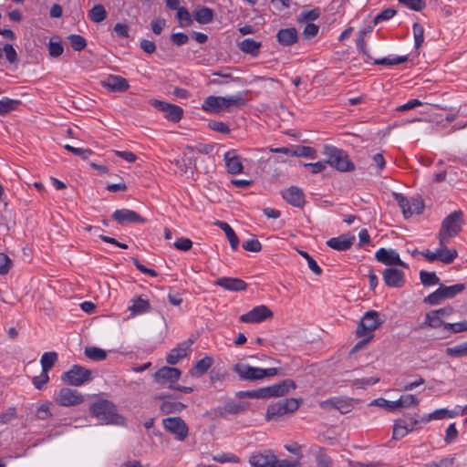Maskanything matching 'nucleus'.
Returning <instances> with one entry per match:
<instances>
[{
	"mask_svg": "<svg viewBox=\"0 0 467 467\" xmlns=\"http://www.w3.org/2000/svg\"><path fill=\"white\" fill-rule=\"evenodd\" d=\"M90 414L99 420L101 424L126 426L125 418L118 413L116 405L107 400L93 402L89 408Z\"/></svg>",
	"mask_w": 467,
	"mask_h": 467,
	"instance_id": "1",
	"label": "nucleus"
},
{
	"mask_svg": "<svg viewBox=\"0 0 467 467\" xmlns=\"http://www.w3.org/2000/svg\"><path fill=\"white\" fill-rule=\"evenodd\" d=\"M244 104V99L240 93L226 97L209 96L203 100L202 109L209 113L219 114L229 110L232 107H239Z\"/></svg>",
	"mask_w": 467,
	"mask_h": 467,
	"instance_id": "2",
	"label": "nucleus"
},
{
	"mask_svg": "<svg viewBox=\"0 0 467 467\" xmlns=\"http://www.w3.org/2000/svg\"><path fill=\"white\" fill-rule=\"evenodd\" d=\"M462 212L458 210L454 211L446 216L439 231L438 238L441 243L448 241L450 238L455 237L462 230L463 224Z\"/></svg>",
	"mask_w": 467,
	"mask_h": 467,
	"instance_id": "3",
	"label": "nucleus"
},
{
	"mask_svg": "<svg viewBox=\"0 0 467 467\" xmlns=\"http://www.w3.org/2000/svg\"><path fill=\"white\" fill-rule=\"evenodd\" d=\"M324 153L327 157V163L336 170L342 172L355 170V164L349 160L345 150L334 146H326Z\"/></svg>",
	"mask_w": 467,
	"mask_h": 467,
	"instance_id": "4",
	"label": "nucleus"
},
{
	"mask_svg": "<svg viewBox=\"0 0 467 467\" xmlns=\"http://www.w3.org/2000/svg\"><path fill=\"white\" fill-rule=\"evenodd\" d=\"M234 371L244 380L262 379L265 377H272L277 374L276 368H261L252 367L248 364L238 363L234 365Z\"/></svg>",
	"mask_w": 467,
	"mask_h": 467,
	"instance_id": "5",
	"label": "nucleus"
},
{
	"mask_svg": "<svg viewBox=\"0 0 467 467\" xmlns=\"http://www.w3.org/2000/svg\"><path fill=\"white\" fill-rule=\"evenodd\" d=\"M395 201L398 202L401 209L402 214L405 219H409L412 215L420 214L423 213L425 205L423 200L417 197H407L402 193H395Z\"/></svg>",
	"mask_w": 467,
	"mask_h": 467,
	"instance_id": "6",
	"label": "nucleus"
},
{
	"mask_svg": "<svg viewBox=\"0 0 467 467\" xmlns=\"http://www.w3.org/2000/svg\"><path fill=\"white\" fill-rule=\"evenodd\" d=\"M465 289L464 284H455L452 285H441L440 287L434 292L431 293L424 298V303L436 306L443 300L451 299L461 294Z\"/></svg>",
	"mask_w": 467,
	"mask_h": 467,
	"instance_id": "7",
	"label": "nucleus"
},
{
	"mask_svg": "<svg viewBox=\"0 0 467 467\" xmlns=\"http://www.w3.org/2000/svg\"><path fill=\"white\" fill-rule=\"evenodd\" d=\"M61 379L68 385L79 387L91 379V372L84 367L74 365L61 375Z\"/></svg>",
	"mask_w": 467,
	"mask_h": 467,
	"instance_id": "8",
	"label": "nucleus"
},
{
	"mask_svg": "<svg viewBox=\"0 0 467 467\" xmlns=\"http://www.w3.org/2000/svg\"><path fill=\"white\" fill-rule=\"evenodd\" d=\"M181 375L182 371L179 368L164 366L154 373L153 378L158 384L168 385L171 389L177 383Z\"/></svg>",
	"mask_w": 467,
	"mask_h": 467,
	"instance_id": "9",
	"label": "nucleus"
},
{
	"mask_svg": "<svg viewBox=\"0 0 467 467\" xmlns=\"http://www.w3.org/2000/svg\"><path fill=\"white\" fill-rule=\"evenodd\" d=\"M150 104L158 110L164 113V118L169 121L177 123L179 122L183 115V109L175 105L165 101L154 99Z\"/></svg>",
	"mask_w": 467,
	"mask_h": 467,
	"instance_id": "10",
	"label": "nucleus"
},
{
	"mask_svg": "<svg viewBox=\"0 0 467 467\" xmlns=\"http://www.w3.org/2000/svg\"><path fill=\"white\" fill-rule=\"evenodd\" d=\"M248 462L251 467H275L276 455L269 449L256 451L249 456Z\"/></svg>",
	"mask_w": 467,
	"mask_h": 467,
	"instance_id": "11",
	"label": "nucleus"
},
{
	"mask_svg": "<svg viewBox=\"0 0 467 467\" xmlns=\"http://www.w3.org/2000/svg\"><path fill=\"white\" fill-rule=\"evenodd\" d=\"M56 402L62 407L76 406L83 402L82 394L69 388H62L56 395Z\"/></svg>",
	"mask_w": 467,
	"mask_h": 467,
	"instance_id": "12",
	"label": "nucleus"
},
{
	"mask_svg": "<svg viewBox=\"0 0 467 467\" xmlns=\"http://www.w3.org/2000/svg\"><path fill=\"white\" fill-rule=\"evenodd\" d=\"M165 430L174 434L178 441H184L188 436V426L180 417H171L163 420Z\"/></svg>",
	"mask_w": 467,
	"mask_h": 467,
	"instance_id": "13",
	"label": "nucleus"
},
{
	"mask_svg": "<svg viewBox=\"0 0 467 467\" xmlns=\"http://www.w3.org/2000/svg\"><path fill=\"white\" fill-rule=\"evenodd\" d=\"M380 325L379 314L375 310L366 312L357 329L358 336H366L374 331Z\"/></svg>",
	"mask_w": 467,
	"mask_h": 467,
	"instance_id": "14",
	"label": "nucleus"
},
{
	"mask_svg": "<svg viewBox=\"0 0 467 467\" xmlns=\"http://www.w3.org/2000/svg\"><path fill=\"white\" fill-rule=\"evenodd\" d=\"M272 317L273 312L269 309V307L265 305H260L254 306L249 312L242 315L239 319L244 323H261Z\"/></svg>",
	"mask_w": 467,
	"mask_h": 467,
	"instance_id": "15",
	"label": "nucleus"
},
{
	"mask_svg": "<svg viewBox=\"0 0 467 467\" xmlns=\"http://www.w3.org/2000/svg\"><path fill=\"white\" fill-rule=\"evenodd\" d=\"M375 258L386 265H400L409 268L408 264L400 259L399 253L394 249L379 248L375 253Z\"/></svg>",
	"mask_w": 467,
	"mask_h": 467,
	"instance_id": "16",
	"label": "nucleus"
},
{
	"mask_svg": "<svg viewBox=\"0 0 467 467\" xmlns=\"http://www.w3.org/2000/svg\"><path fill=\"white\" fill-rule=\"evenodd\" d=\"M101 86L110 92H125L130 88L128 79L119 75H109L100 81Z\"/></svg>",
	"mask_w": 467,
	"mask_h": 467,
	"instance_id": "17",
	"label": "nucleus"
},
{
	"mask_svg": "<svg viewBox=\"0 0 467 467\" xmlns=\"http://www.w3.org/2000/svg\"><path fill=\"white\" fill-rule=\"evenodd\" d=\"M419 420L413 417L397 420L393 426V439H401L412 431Z\"/></svg>",
	"mask_w": 467,
	"mask_h": 467,
	"instance_id": "18",
	"label": "nucleus"
},
{
	"mask_svg": "<svg viewBox=\"0 0 467 467\" xmlns=\"http://www.w3.org/2000/svg\"><path fill=\"white\" fill-rule=\"evenodd\" d=\"M383 280L389 287H402L405 284V274L403 271L389 267L383 271Z\"/></svg>",
	"mask_w": 467,
	"mask_h": 467,
	"instance_id": "19",
	"label": "nucleus"
},
{
	"mask_svg": "<svg viewBox=\"0 0 467 467\" xmlns=\"http://www.w3.org/2000/svg\"><path fill=\"white\" fill-rule=\"evenodd\" d=\"M192 344V341L187 340L179 343L174 348H172L166 357V361L170 365H176L181 359L185 358Z\"/></svg>",
	"mask_w": 467,
	"mask_h": 467,
	"instance_id": "20",
	"label": "nucleus"
},
{
	"mask_svg": "<svg viewBox=\"0 0 467 467\" xmlns=\"http://www.w3.org/2000/svg\"><path fill=\"white\" fill-rule=\"evenodd\" d=\"M112 218L120 224H126L130 223H145L144 218H142L136 212L130 209L116 210L112 214Z\"/></svg>",
	"mask_w": 467,
	"mask_h": 467,
	"instance_id": "21",
	"label": "nucleus"
},
{
	"mask_svg": "<svg viewBox=\"0 0 467 467\" xmlns=\"http://www.w3.org/2000/svg\"><path fill=\"white\" fill-rule=\"evenodd\" d=\"M355 241V235L347 234L332 237L327 241V245L336 251L343 252L348 250Z\"/></svg>",
	"mask_w": 467,
	"mask_h": 467,
	"instance_id": "22",
	"label": "nucleus"
},
{
	"mask_svg": "<svg viewBox=\"0 0 467 467\" xmlns=\"http://www.w3.org/2000/svg\"><path fill=\"white\" fill-rule=\"evenodd\" d=\"M320 408L324 410L336 409L341 413H348L351 410L350 401L344 398L334 397L320 402Z\"/></svg>",
	"mask_w": 467,
	"mask_h": 467,
	"instance_id": "23",
	"label": "nucleus"
},
{
	"mask_svg": "<svg viewBox=\"0 0 467 467\" xmlns=\"http://www.w3.org/2000/svg\"><path fill=\"white\" fill-rule=\"evenodd\" d=\"M216 285L223 287L224 290L231 292H240L244 291L247 287V284L236 277H220L215 282Z\"/></svg>",
	"mask_w": 467,
	"mask_h": 467,
	"instance_id": "24",
	"label": "nucleus"
},
{
	"mask_svg": "<svg viewBox=\"0 0 467 467\" xmlns=\"http://www.w3.org/2000/svg\"><path fill=\"white\" fill-rule=\"evenodd\" d=\"M282 196L289 204L295 207H302L305 203L304 192L296 186H291L285 190Z\"/></svg>",
	"mask_w": 467,
	"mask_h": 467,
	"instance_id": "25",
	"label": "nucleus"
},
{
	"mask_svg": "<svg viewBox=\"0 0 467 467\" xmlns=\"http://www.w3.org/2000/svg\"><path fill=\"white\" fill-rule=\"evenodd\" d=\"M225 167L229 173L239 174L243 171V164L234 150H228L223 155Z\"/></svg>",
	"mask_w": 467,
	"mask_h": 467,
	"instance_id": "26",
	"label": "nucleus"
},
{
	"mask_svg": "<svg viewBox=\"0 0 467 467\" xmlns=\"http://www.w3.org/2000/svg\"><path fill=\"white\" fill-rule=\"evenodd\" d=\"M167 6L170 9H177L176 18L179 22L180 26L187 27L192 24V18L190 12L185 7H180V2H166Z\"/></svg>",
	"mask_w": 467,
	"mask_h": 467,
	"instance_id": "27",
	"label": "nucleus"
},
{
	"mask_svg": "<svg viewBox=\"0 0 467 467\" xmlns=\"http://www.w3.org/2000/svg\"><path fill=\"white\" fill-rule=\"evenodd\" d=\"M457 415H461L460 410H448V409H438L431 413H429L428 415L422 417L421 421L423 422H429L431 420H440L443 419H452L456 417Z\"/></svg>",
	"mask_w": 467,
	"mask_h": 467,
	"instance_id": "28",
	"label": "nucleus"
},
{
	"mask_svg": "<svg viewBox=\"0 0 467 467\" xmlns=\"http://www.w3.org/2000/svg\"><path fill=\"white\" fill-rule=\"evenodd\" d=\"M298 34L295 27L280 29L276 34V39L282 46H292L297 41Z\"/></svg>",
	"mask_w": 467,
	"mask_h": 467,
	"instance_id": "29",
	"label": "nucleus"
},
{
	"mask_svg": "<svg viewBox=\"0 0 467 467\" xmlns=\"http://www.w3.org/2000/svg\"><path fill=\"white\" fill-rule=\"evenodd\" d=\"M447 242L448 241H443L441 243L439 241V247L436 249L437 254H439V261L446 265L452 263L458 256V253L455 249L446 247Z\"/></svg>",
	"mask_w": 467,
	"mask_h": 467,
	"instance_id": "30",
	"label": "nucleus"
},
{
	"mask_svg": "<svg viewBox=\"0 0 467 467\" xmlns=\"http://www.w3.org/2000/svg\"><path fill=\"white\" fill-rule=\"evenodd\" d=\"M269 388L271 397H282L288 394L291 389H295L296 384L293 380L286 379L277 384L269 386Z\"/></svg>",
	"mask_w": 467,
	"mask_h": 467,
	"instance_id": "31",
	"label": "nucleus"
},
{
	"mask_svg": "<svg viewBox=\"0 0 467 467\" xmlns=\"http://www.w3.org/2000/svg\"><path fill=\"white\" fill-rule=\"evenodd\" d=\"M213 363V358L206 356L194 364V366L190 370V373L192 377H201L209 370Z\"/></svg>",
	"mask_w": 467,
	"mask_h": 467,
	"instance_id": "32",
	"label": "nucleus"
},
{
	"mask_svg": "<svg viewBox=\"0 0 467 467\" xmlns=\"http://www.w3.org/2000/svg\"><path fill=\"white\" fill-rule=\"evenodd\" d=\"M150 303L147 299L140 296L131 300V305L129 306V310L132 316L142 315L150 310Z\"/></svg>",
	"mask_w": 467,
	"mask_h": 467,
	"instance_id": "33",
	"label": "nucleus"
},
{
	"mask_svg": "<svg viewBox=\"0 0 467 467\" xmlns=\"http://www.w3.org/2000/svg\"><path fill=\"white\" fill-rule=\"evenodd\" d=\"M216 225L224 232L232 249L236 250L239 245V239L231 225L228 223L222 221H218Z\"/></svg>",
	"mask_w": 467,
	"mask_h": 467,
	"instance_id": "34",
	"label": "nucleus"
},
{
	"mask_svg": "<svg viewBox=\"0 0 467 467\" xmlns=\"http://www.w3.org/2000/svg\"><path fill=\"white\" fill-rule=\"evenodd\" d=\"M239 398H250V399H266L271 398L270 388H261L254 390H244L237 393Z\"/></svg>",
	"mask_w": 467,
	"mask_h": 467,
	"instance_id": "35",
	"label": "nucleus"
},
{
	"mask_svg": "<svg viewBox=\"0 0 467 467\" xmlns=\"http://www.w3.org/2000/svg\"><path fill=\"white\" fill-rule=\"evenodd\" d=\"M447 324L443 319L436 313L435 310H431L425 315L424 326L431 328H440L442 327L444 329V325Z\"/></svg>",
	"mask_w": 467,
	"mask_h": 467,
	"instance_id": "36",
	"label": "nucleus"
},
{
	"mask_svg": "<svg viewBox=\"0 0 467 467\" xmlns=\"http://www.w3.org/2000/svg\"><path fill=\"white\" fill-rule=\"evenodd\" d=\"M261 42H257L252 38H245L239 43V48L246 54L256 56L259 52Z\"/></svg>",
	"mask_w": 467,
	"mask_h": 467,
	"instance_id": "37",
	"label": "nucleus"
},
{
	"mask_svg": "<svg viewBox=\"0 0 467 467\" xmlns=\"http://www.w3.org/2000/svg\"><path fill=\"white\" fill-rule=\"evenodd\" d=\"M192 16L199 24H208L213 18V12L208 7H202L194 10Z\"/></svg>",
	"mask_w": 467,
	"mask_h": 467,
	"instance_id": "38",
	"label": "nucleus"
},
{
	"mask_svg": "<svg viewBox=\"0 0 467 467\" xmlns=\"http://www.w3.org/2000/svg\"><path fill=\"white\" fill-rule=\"evenodd\" d=\"M213 461L217 463H241V459L233 452H220L213 455Z\"/></svg>",
	"mask_w": 467,
	"mask_h": 467,
	"instance_id": "39",
	"label": "nucleus"
},
{
	"mask_svg": "<svg viewBox=\"0 0 467 467\" xmlns=\"http://www.w3.org/2000/svg\"><path fill=\"white\" fill-rule=\"evenodd\" d=\"M84 353L88 359L93 361H101L107 358L106 351L98 347H86Z\"/></svg>",
	"mask_w": 467,
	"mask_h": 467,
	"instance_id": "40",
	"label": "nucleus"
},
{
	"mask_svg": "<svg viewBox=\"0 0 467 467\" xmlns=\"http://www.w3.org/2000/svg\"><path fill=\"white\" fill-rule=\"evenodd\" d=\"M57 360V354L54 351L45 352L40 359L42 371L48 373L56 361Z\"/></svg>",
	"mask_w": 467,
	"mask_h": 467,
	"instance_id": "41",
	"label": "nucleus"
},
{
	"mask_svg": "<svg viewBox=\"0 0 467 467\" xmlns=\"http://www.w3.org/2000/svg\"><path fill=\"white\" fill-rule=\"evenodd\" d=\"M420 403V400L412 394H405L401 395L399 400H397L398 408H413L417 407Z\"/></svg>",
	"mask_w": 467,
	"mask_h": 467,
	"instance_id": "42",
	"label": "nucleus"
},
{
	"mask_svg": "<svg viewBox=\"0 0 467 467\" xmlns=\"http://www.w3.org/2000/svg\"><path fill=\"white\" fill-rule=\"evenodd\" d=\"M20 104L19 100L4 97L0 99V114L5 115L16 109Z\"/></svg>",
	"mask_w": 467,
	"mask_h": 467,
	"instance_id": "43",
	"label": "nucleus"
},
{
	"mask_svg": "<svg viewBox=\"0 0 467 467\" xmlns=\"http://www.w3.org/2000/svg\"><path fill=\"white\" fill-rule=\"evenodd\" d=\"M446 355L451 358H462L467 356V341L454 347L446 348Z\"/></svg>",
	"mask_w": 467,
	"mask_h": 467,
	"instance_id": "44",
	"label": "nucleus"
},
{
	"mask_svg": "<svg viewBox=\"0 0 467 467\" xmlns=\"http://www.w3.org/2000/svg\"><path fill=\"white\" fill-rule=\"evenodd\" d=\"M408 60L406 56H396L393 57H382L374 60L375 65H382V66H395L400 65Z\"/></svg>",
	"mask_w": 467,
	"mask_h": 467,
	"instance_id": "45",
	"label": "nucleus"
},
{
	"mask_svg": "<svg viewBox=\"0 0 467 467\" xmlns=\"http://www.w3.org/2000/svg\"><path fill=\"white\" fill-rule=\"evenodd\" d=\"M90 20L94 23L102 22L106 17V11L101 5H95L88 13Z\"/></svg>",
	"mask_w": 467,
	"mask_h": 467,
	"instance_id": "46",
	"label": "nucleus"
},
{
	"mask_svg": "<svg viewBox=\"0 0 467 467\" xmlns=\"http://www.w3.org/2000/svg\"><path fill=\"white\" fill-rule=\"evenodd\" d=\"M420 282L423 285L430 286L435 285L440 283V278L434 272L420 271Z\"/></svg>",
	"mask_w": 467,
	"mask_h": 467,
	"instance_id": "47",
	"label": "nucleus"
},
{
	"mask_svg": "<svg viewBox=\"0 0 467 467\" xmlns=\"http://www.w3.org/2000/svg\"><path fill=\"white\" fill-rule=\"evenodd\" d=\"M67 39L70 43V46L72 47V48L75 51H81L87 46L86 39L80 35H75V34L69 35L67 36Z\"/></svg>",
	"mask_w": 467,
	"mask_h": 467,
	"instance_id": "48",
	"label": "nucleus"
},
{
	"mask_svg": "<svg viewBox=\"0 0 467 467\" xmlns=\"http://www.w3.org/2000/svg\"><path fill=\"white\" fill-rule=\"evenodd\" d=\"M185 408V405L180 401L165 400L161 405V410L166 413L180 412Z\"/></svg>",
	"mask_w": 467,
	"mask_h": 467,
	"instance_id": "49",
	"label": "nucleus"
},
{
	"mask_svg": "<svg viewBox=\"0 0 467 467\" xmlns=\"http://www.w3.org/2000/svg\"><path fill=\"white\" fill-rule=\"evenodd\" d=\"M372 163L370 165L371 169L375 170L376 174H379L385 168L386 161L381 153H375L371 157Z\"/></svg>",
	"mask_w": 467,
	"mask_h": 467,
	"instance_id": "50",
	"label": "nucleus"
},
{
	"mask_svg": "<svg viewBox=\"0 0 467 467\" xmlns=\"http://www.w3.org/2000/svg\"><path fill=\"white\" fill-rule=\"evenodd\" d=\"M412 30L414 36V46L416 48H419L424 41V28L419 23H414L412 26Z\"/></svg>",
	"mask_w": 467,
	"mask_h": 467,
	"instance_id": "51",
	"label": "nucleus"
},
{
	"mask_svg": "<svg viewBox=\"0 0 467 467\" xmlns=\"http://www.w3.org/2000/svg\"><path fill=\"white\" fill-rule=\"evenodd\" d=\"M444 331L451 334L467 331V321L447 323L444 325Z\"/></svg>",
	"mask_w": 467,
	"mask_h": 467,
	"instance_id": "52",
	"label": "nucleus"
},
{
	"mask_svg": "<svg viewBox=\"0 0 467 467\" xmlns=\"http://www.w3.org/2000/svg\"><path fill=\"white\" fill-rule=\"evenodd\" d=\"M316 463L317 467H333V461L324 450H319L316 455Z\"/></svg>",
	"mask_w": 467,
	"mask_h": 467,
	"instance_id": "53",
	"label": "nucleus"
},
{
	"mask_svg": "<svg viewBox=\"0 0 467 467\" xmlns=\"http://www.w3.org/2000/svg\"><path fill=\"white\" fill-rule=\"evenodd\" d=\"M64 148L76 156H79L83 160H87L92 154V150L88 148H77L69 144H66Z\"/></svg>",
	"mask_w": 467,
	"mask_h": 467,
	"instance_id": "54",
	"label": "nucleus"
},
{
	"mask_svg": "<svg viewBox=\"0 0 467 467\" xmlns=\"http://www.w3.org/2000/svg\"><path fill=\"white\" fill-rule=\"evenodd\" d=\"M370 405L383 408L387 410L392 411L398 409L397 400H387L383 398H379L370 402Z\"/></svg>",
	"mask_w": 467,
	"mask_h": 467,
	"instance_id": "55",
	"label": "nucleus"
},
{
	"mask_svg": "<svg viewBox=\"0 0 467 467\" xmlns=\"http://www.w3.org/2000/svg\"><path fill=\"white\" fill-rule=\"evenodd\" d=\"M293 153L295 157L313 158L316 154V150L309 146H296L294 147Z\"/></svg>",
	"mask_w": 467,
	"mask_h": 467,
	"instance_id": "56",
	"label": "nucleus"
},
{
	"mask_svg": "<svg viewBox=\"0 0 467 467\" xmlns=\"http://www.w3.org/2000/svg\"><path fill=\"white\" fill-rule=\"evenodd\" d=\"M319 16V12L317 9H311L301 12V14L298 16L297 21L299 23H312V21H315Z\"/></svg>",
	"mask_w": 467,
	"mask_h": 467,
	"instance_id": "57",
	"label": "nucleus"
},
{
	"mask_svg": "<svg viewBox=\"0 0 467 467\" xmlns=\"http://www.w3.org/2000/svg\"><path fill=\"white\" fill-rule=\"evenodd\" d=\"M284 410V406L280 400L278 402L271 404L267 409L266 414L269 419H273L275 417L285 415V412Z\"/></svg>",
	"mask_w": 467,
	"mask_h": 467,
	"instance_id": "58",
	"label": "nucleus"
},
{
	"mask_svg": "<svg viewBox=\"0 0 467 467\" xmlns=\"http://www.w3.org/2000/svg\"><path fill=\"white\" fill-rule=\"evenodd\" d=\"M281 402L285 409L284 411L285 412V414H287V413H292L298 409V407L301 403V400L291 398V399H285L284 400H281Z\"/></svg>",
	"mask_w": 467,
	"mask_h": 467,
	"instance_id": "59",
	"label": "nucleus"
},
{
	"mask_svg": "<svg viewBox=\"0 0 467 467\" xmlns=\"http://www.w3.org/2000/svg\"><path fill=\"white\" fill-rule=\"evenodd\" d=\"M31 381L34 387L40 390L49 381L48 373L41 371L40 375L33 377Z\"/></svg>",
	"mask_w": 467,
	"mask_h": 467,
	"instance_id": "60",
	"label": "nucleus"
},
{
	"mask_svg": "<svg viewBox=\"0 0 467 467\" xmlns=\"http://www.w3.org/2000/svg\"><path fill=\"white\" fill-rule=\"evenodd\" d=\"M52 403L50 401H45L41 405L38 406L36 410V416L38 419L46 420L52 416L50 411Z\"/></svg>",
	"mask_w": 467,
	"mask_h": 467,
	"instance_id": "61",
	"label": "nucleus"
},
{
	"mask_svg": "<svg viewBox=\"0 0 467 467\" xmlns=\"http://www.w3.org/2000/svg\"><path fill=\"white\" fill-rule=\"evenodd\" d=\"M396 14V10L393 8H387L379 12L374 18V23L379 24L383 21L391 19Z\"/></svg>",
	"mask_w": 467,
	"mask_h": 467,
	"instance_id": "62",
	"label": "nucleus"
},
{
	"mask_svg": "<svg viewBox=\"0 0 467 467\" xmlns=\"http://www.w3.org/2000/svg\"><path fill=\"white\" fill-rule=\"evenodd\" d=\"M3 50L9 63L15 64L17 62V53L12 45L5 44L3 47Z\"/></svg>",
	"mask_w": 467,
	"mask_h": 467,
	"instance_id": "63",
	"label": "nucleus"
},
{
	"mask_svg": "<svg viewBox=\"0 0 467 467\" xmlns=\"http://www.w3.org/2000/svg\"><path fill=\"white\" fill-rule=\"evenodd\" d=\"M244 409H245L244 405H243L241 403H237L233 400L226 402L223 407L224 411L227 413H230V414H236V413L244 410Z\"/></svg>",
	"mask_w": 467,
	"mask_h": 467,
	"instance_id": "64",
	"label": "nucleus"
}]
</instances>
